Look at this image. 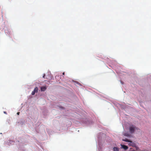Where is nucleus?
I'll return each mask as SVG.
<instances>
[{
  "instance_id": "nucleus-1",
  "label": "nucleus",
  "mask_w": 151,
  "mask_h": 151,
  "mask_svg": "<svg viewBox=\"0 0 151 151\" xmlns=\"http://www.w3.org/2000/svg\"><path fill=\"white\" fill-rule=\"evenodd\" d=\"M136 130H139V129L133 125H130L129 127V130L131 134H133Z\"/></svg>"
},
{
  "instance_id": "nucleus-2",
  "label": "nucleus",
  "mask_w": 151,
  "mask_h": 151,
  "mask_svg": "<svg viewBox=\"0 0 151 151\" xmlns=\"http://www.w3.org/2000/svg\"><path fill=\"white\" fill-rule=\"evenodd\" d=\"M122 140L124 141L129 142V143L128 144V145L130 146H131L133 147H136V144L135 143L132 142L131 141L129 140V139H123Z\"/></svg>"
},
{
  "instance_id": "nucleus-3",
  "label": "nucleus",
  "mask_w": 151,
  "mask_h": 151,
  "mask_svg": "<svg viewBox=\"0 0 151 151\" xmlns=\"http://www.w3.org/2000/svg\"><path fill=\"white\" fill-rule=\"evenodd\" d=\"M38 88L37 87H36V88H35L34 90L32 92L31 94L32 95H34L35 94V93L37 92H38Z\"/></svg>"
},
{
  "instance_id": "nucleus-4",
  "label": "nucleus",
  "mask_w": 151,
  "mask_h": 151,
  "mask_svg": "<svg viewBox=\"0 0 151 151\" xmlns=\"http://www.w3.org/2000/svg\"><path fill=\"white\" fill-rule=\"evenodd\" d=\"M41 90L42 91H45L47 89V87L45 86H43L41 87Z\"/></svg>"
},
{
  "instance_id": "nucleus-5",
  "label": "nucleus",
  "mask_w": 151,
  "mask_h": 151,
  "mask_svg": "<svg viewBox=\"0 0 151 151\" xmlns=\"http://www.w3.org/2000/svg\"><path fill=\"white\" fill-rule=\"evenodd\" d=\"M124 136H126L127 137H130L132 136V135L131 134H130L128 133H125L124 134Z\"/></svg>"
},
{
  "instance_id": "nucleus-6",
  "label": "nucleus",
  "mask_w": 151,
  "mask_h": 151,
  "mask_svg": "<svg viewBox=\"0 0 151 151\" xmlns=\"http://www.w3.org/2000/svg\"><path fill=\"white\" fill-rule=\"evenodd\" d=\"M121 146L122 147V148L125 150H126L128 149V147L126 145H121Z\"/></svg>"
},
{
  "instance_id": "nucleus-7",
  "label": "nucleus",
  "mask_w": 151,
  "mask_h": 151,
  "mask_svg": "<svg viewBox=\"0 0 151 151\" xmlns=\"http://www.w3.org/2000/svg\"><path fill=\"white\" fill-rule=\"evenodd\" d=\"M114 151H119V148L117 147H114L113 148Z\"/></svg>"
},
{
  "instance_id": "nucleus-8",
  "label": "nucleus",
  "mask_w": 151,
  "mask_h": 151,
  "mask_svg": "<svg viewBox=\"0 0 151 151\" xmlns=\"http://www.w3.org/2000/svg\"><path fill=\"white\" fill-rule=\"evenodd\" d=\"M129 151H135L134 150H133L132 148H131L129 150Z\"/></svg>"
},
{
  "instance_id": "nucleus-9",
  "label": "nucleus",
  "mask_w": 151,
  "mask_h": 151,
  "mask_svg": "<svg viewBox=\"0 0 151 151\" xmlns=\"http://www.w3.org/2000/svg\"><path fill=\"white\" fill-rule=\"evenodd\" d=\"M45 74H44V75H43V78H45Z\"/></svg>"
},
{
  "instance_id": "nucleus-10",
  "label": "nucleus",
  "mask_w": 151,
  "mask_h": 151,
  "mask_svg": "<svg viewBox=\"0 0 151 151\" xmlns=\"http://www.w3.org/2000/svg\"><path fill=\"white\" fill-rule=\"evenodd\" d=\"M20 113V112H18L17 113V114L18 115H19V114Z\"/></svg>"
},
{
  "instance_id": "nucleus-11",
  "label": "nucleus",
  "mask_w": 151,
  "mask_h": 151,
  "mask_svg": "<svg viewBox=\"0 0 151 151\" xmlns=\"http://www.w3.org/2000/svg\"><path fill=\"white\" fill-rule=\"evenodd\" d=\"M63 75H65V73H63Z\"/></svg>"
},
{
  "instance_id": "nucleus-12",
  "label": "nucleus",
  "mask_w": 151,
  "mask_h": 151,
  "mask_svg": "<svg viewBox=\"0 0 151 151\" xmlns=\"http://www.w3.org/2000/svg\"><path fill=\"white\" fill-rule=\"evenodd\" d=\"M136 150H137L138 148L137 147H136Z\"/></svg>"
}]
</instances>
